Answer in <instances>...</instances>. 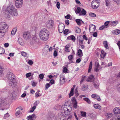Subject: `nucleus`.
<instances>
[{
    "instance_id": "nucleus-50",
    "label": "nucleus",
    "mask_w": 120,
    "mask_h": 120,
    "mask_svg": "<svg viewBox=\"0 0 120 120\" xmlns=\"http://www.w3.org/2000/svg\"><path fill=\"white\" fill-rule=\"evenodd\" d=\"M39 101H36L34 103V106H35V108H36V106H37L39 104Z\"/></svg>"
},
{
    "instance_id": "nucleus-7",
    "label": "nucleus",
    "mask_w": 120,
    "mask_h": 120,
    "mask_svg": "<svg viewBox=\"0 0 120 120\" xmlns=\"http://www.w3.org/2000/svg\"><path fill=\"white\" fill-rule=\"evenodd\" d=\"M23 35L24 38L26 40L29 39L30 38V33L28 31H26L24 32Z\"/></svg>"
},
{
    "instance_id": "nucleus-62",
    "label": "nucleus",
    "mask_w": 120,
    "mask_h": 120,
    "mask_svg": "<svg viewBox=\"0 0 120 120\" xmlns=\"http://www.w3.org/2000/svg\"><path fill=\"white\" fill-rule=\"evenodd\" d=\"M56 7L58 9L60 8V3L59 2H57L56 4Z\"/></svg>"
},
{
    "instance_id": "nucleus-19",
    "label": "nucleus",
    "mask_w": 120,
    "mask_h": 120,
    "mask_svg": "<svg viewBox=\"0 0 120 120\" xmlns=\"http://www.w3.org/2000/svg\"><path fill=\"white\" fill-rule=\"evenodd\" d=\"M113 111L115 114H119L120 113V109L119 107L115 108L114 109Z\"/></svg>"
},
{
    "instance_id": "nucleus-26",
    "label": "nucleus",
    "mask_w": 120,
    "mask_h": 120,
    "mask_svg": "<svg viewBox=\"0 0 120 120\" xmlns=\"http://www.w3.org/2000/svg\"><path fill=\"white\" fill-rule=\"evenodd\" d=\"M77 54L79 57H81L83 55L82 51L80 49H79L78 50Z\"/></svg>"
},
{
    "instance_id": "nucleus-55",
    "label": "nucleus",
    "mask_w": 120,
    "mask_h": 120,
    "mask_svg": "<svg viewBox=\"0 0 120 120\" xmlns=\"http://www.w3.org/2000/svg\"><path fill=\"white\" fill-rule=\"evenodd\" d=\"M68 31V29H66L64 32V34H65V35L67 34V33Z\"/></svg>"
},
{
    "instance_id": "nucleus-13",
    "label": "nucleus",
    "mask_w": 120,
    "mask_h": 120,
    "mask_svg": "<svg viewBox=\"0 0 120 120\" xmlns=\"http://www.w3.org/2000/svg\"><path fill=\"white\" fill-rule=\"evenodd\" d=\"M72 101L73 107L75 108H76L77 106V102L75 98L74 97L72 99Z\"/></svg>"
},
{
    "instance_id": "nucleus-43",
    "label": "nucleus",
    "mask_w": 120,
    "mask_h": 120,
    "mask_svg": "<svg viewBox=\"0 0 120 120\" xmlns=\"http://www.w3.org/2000/svg\"><path fill=\"white\" fill-rule=\"evenodd\" d=\"M81 114L82 116L84 117H86V112H81Z\"/></svg>"
},
{
    "instance_id": "nucleus-59",
    "label": "nucleus",
    "mask_w": 120,
    "mask_h": 120,
    "mask_svg": "<svg viewBox=\"0 0 120 120\" xmlns=\"http://www.w3.org/2000/svg\"><path fill=\"white\" fill-rule=\"evenodd\" d=\"M73 56L72 55H70L69 56H68V58L70 60H71L72 58H73Z\"/></svg>"
},
{
    "instance_id": "nucleus-3",
    "label": "nucleus",
    "mask_w": 120,
    "mask_h": 120,
    "mask_svg": "<svg viewBox=\"0 0 120 120\" xmlns=\"http://www.w3.org/2000/svg\"><path fill=\"white\" fill-rule=\"evenodd\" d=\"M7 11L12 15L16 16L18 15V13L17 9L12 4H10L7 7Z\"/></svg>"
},
{
    "instance_id": "nucleus-35",
    "label": "nucleus",
    "mask_w": 120,
    "mask_h": 120,
    "mask_svg": "<svg viewBox=\"0 0 120 120\" xmlns=\"http://www.w3.org/2000/svg\"><path fill=\"white\" fill-rule=\"evenodd\" d=\"M5 52L4 49L2 47H0V54H3Z\"/></svg>"
},
{
    "instance_id": "nucleus-41",
    "label": "nucleus",
    "mask_w": 120,
    "mask_h": 120,
    "mask_svg": "<svg viewBox=\"0 0 120 120\" xmlns=\"http://www.w3.org/2000/svg\"><path fill=\"white\" fill-rule=\"evenodd\" d=\"M117 22L116 21H114L111 22L112 26H115L117 24Z\"/></svg>"
},
{
    "instance_id": "nucleus-51",
    "label": "nucleus",
    "mask_w": 120,
    "mask_h": 120,
    "mask_svg": "<svg viewBox=\"0 0 120 120\" xmlns=\"http://www.w3.org/2000/svg\"><path fill=\"white\" fill-rule=\"evenodd\" d=\"M105 2L106 6H109L110 4V2L108 0H105Z\"/></svg>"
},
{
    "instance_id": "nucleus-12",
    "label": "nucleus",
    "mask_w": 120,
    "mask_h": 120,
    "mask_svg": "<svg viewBox=\"0 0 120 120\" xmlns=\"http://www.w3.org/2000/svg\"><path fill=\"white\" fill-rule=\"evenodd\" d=\"M95 26L93 25H91L89 26V31L90 33H93L96 29Z\"/></svg>"
},
{
    "instance_id": "nucleus-25",
    "label": "nucleus",
    "mask_w": 120,
    "mask_h": 120,
    "mask_svg": "<svg viewBox=\"0 0 120 120\" xmlns=\"http://www.w3.org/2000/svg\"><path fill=\"white\" fill-rule=\"evenodd\" d=\"M112 33L114 35H117L120 33V30H113Z\"/></svg>"
},
{
    "instance_id": "nucleus-56",
    "label": "nucleus",
    "mask_w": 120,
    "mask_h": 120,
    "mask_svg": "<svg viewBox=\"0 0 120 120\" xmlns=\"http://www.w3.org/2000/svg\"><path fill=\"white\" fill-rule=\"evenodd\" d=\"M3 70V68L1 67L0 66V75L2 74Z\"/></svg>"
},
{
    "instance_id": "nucleus-46",
    "label": "nucleus",
    "mask_w": 120,
    "mask_h": 120,
    "mask_svg": "<svg viewBox=\"0 0 120 120\" xmlns=\"http://www.w3.org/2000/svg\"><path fill=\"white\" fill-rule=\"evenodd\" d=\"M89 15L90 16L92 17H95L96 16V15L95 14L92 13H90Z\"/></svg>"
},
{
    "instance_id": "nucleus-54",
    "label": "nucleus",
    "mask_w": 120,
    "mask_h": 120,
    "mask_svg": "<svg viewBox=\"0 0 120 120\" xmlns=\"http://www.w3.org/2000/svg\"><path fill=\"white\" fill-rule=\"evenodd\" d=\"M87 87L85 86H83L82 88V90L83 91L86 90L87 88Z\"/></svg>"
},
{
    "instance_id": "nucleus-24",
    "label": "nucleus",
    "mask_w": 120,
    "mask_h": 120,
    "mask_svg": "<svg viewBox=\"0 0 120 120\" xmlns=\"http://www.w3.org/2000/svg\"><path fill=\"white\" fill-rule=\"evenodd\" d=\"M94 107L97 109H101V106L98 104H96L94 105Z\"/></svg>"
},
{
    "instance_id": "nucleus-17",
    "label": "nucleus",
    "mask_w": 120,
    "mask_h": 120,
    "mask_svg": "<svg viewBox=\"0 0 120 120\" xmlns=\"http://www.w3.org/2000/svg\"><path fill=\"white\" fill-rule=\"evenodd\" d=\"M23 2L15 1V5L16 7L17 8H20L21 7L22 4Z\"/></svg>"
},
{
    "instance_id": "nucleus-47",
    "label": "nucleus",
    "mask_w": 120,
    "mask_h": 120,
    "mask_svg": "<svg viewBox=\"0 0 120 120\" xmlns=\"http://www.w3.org/2000/svg\"><path fill=\"white\" fill-rule=\"evenodd\" d=\"M35 109L36 108L35 106H34L33 107L31 108L30 110V112H33Z\"/></svg>"
},
{
    "instance_id": "nucleus-6",
    "label": "nucleus",
    "mask_w": 120,
    "mask_h": 120,
    "mask_svg": "<svg viewBox=\"0 0 120 120\" xmlns=\"http://www.w3.org/2000/svg\"><path fill=\"white\" fill-rule=\"evenodd\" d=\"M54 24V22L53 20H49L46 23V27L48 28H52Z\"/></svg>"
},
{
    "instance_id": "nucleus-45",
    "label": "nucleus",
    "mask_w": 120,
    "mask_h": 120,
    "mask_svg": "<svg viewBox=\"0 0 120 120\" xmlns=\"http://www.w3.org/2000/svg\"><path fill=\"white\" fill-rule=\"evenodd\" d=\"M116 87L118 91L120 92V84H119L117 85Z\"/></svg>"
},
{
    "instance_id": "nucleus-52",
    "label": "nucleus",
    "mask_w": 120,
    "mask_h": 120,
    "mask_svg": "<svg viewBox=\"0 0 120 120\" xmlns=\"http://www.w3.org/2000/svg\"><path fill=\"white\" fill-rule=\"evenodd\" d=\"M50 86V83H47L45 85V88L46 89H48V88Z\"/></svg>"
},
{
    "instance_id": "nucleus-61",
    "label": "nucleus",
    "mask_w": 120,
    "mask_h": 120,
    "mask_svg": "<svg viewBox=\"0 0 120 120\" xmlns=\"http://www.w3.org/2000/svg\"><path fill=\"white\" fill-rule=\"evenodd\" d=\"M28 64L30 65H31L33 64V62L31 60H30L28 62Z\"/></svg>"
},
{
    "instance_id": "nucleus-34",
    "label": "nucleus",
    "mask_w": 120,
    "mask_h": 120,
    "mask_svg": "<svg viewBox=\"0 0 120 120\" xmlns=\"http://www.w3.org/2000/svg\"><path fill=\"white\" fill-rule=\"evenodd\" d=\"M16 93L15 92H14L12 93L11 95V96L13 98H16Z\"/></svg>"
},
{
    "instance_id": "nucleus-14",
    "label": "nucleus",
    "mask_w": 120,
    "mask_h": 120,
    "mask_svg": "<svg viewBox=\"0 0 120 120\" xmlns=\"http://www.w3.org/2000/svg\"><path fill=\"white\" fill-rule=\"evenodd\" d=\"M64 111H65L64 114L65 116H67L70 113V111L69 110L67 107V106L65 105L64 106Z\"/></svg>"
},
{
    "instance_id": "nucleus-29",
    "label": "nucleus",
    "mask_w": 120,
    "mask_h": 120,
    "mask_svg": "<svg viewBox=\"0 0 120 120\" xmlns=\"http://www.w3.org/2000/svg\"><path fill=\"white\" fill-rule=\"evenodd\" d=\"M103 43L106 49H109V47L108 46L107 42L106 41H104Z\"/></svg>"
},
{
    "instance_id": "nucleus-58",
    "label": "nucleus",
    "mask_w": 120,
    "mask_h": 120,
    "mask_svg": "<svg viewBox=\"0 0 120 120\" xmlns=\"http://www.w3.org/2000/svg\"><path fill=\"white\" fill-rule=\"evenodd\" d=\"M32 85L33 86H36L37 83L34 81L32 82Z\"/></svg>"
},
{
    "instance_id": "nucleus-5",
    "label": "nucleus",
    "mask_w": 120,
    "mask_h": 120,
    "mask_svg": "<svg viewBox=\"0 0 120 120\" xmlns=\"http://www.w3.org/2000/svg\"><path fill=\"white\" fill-rule=\"evenodd\" d=\"M99 2L98 0H96L95 1H93L91 4V6L92 8L93 9H96L99 6Z\"/></svg>"
},
{
    "instance_id": "nucleus-16",
    "label": "nucleus",
    "mask_w": 120,
    "mask_h": 120,
    "mask_svg": "<svg viewBox=\"0 0 120 120\" xmlns=\"http://www.w3.org/2000/svg\"><path fill=\"white\" fill-rule=\"evenodd\" d=\"M65 78L64 76L63 75H61L60 76V84H63L65 82Z\"/></svg>"
},
{
    "instance_id": "nucleus-30",
    "label": "nucleus",
    "mask_w": 120,
    "mask_h": 120,
    "mask_svg": "<svg viewBox=\"0 0 120 120\" xmlns=\"http://www.w3.org/2000/svg\"><path fill=\"white\" fill-rule=\"evenodd\" d=\"M67 39H71V40L75 41V37L73 35L70 36L68 37L67 38Z\"/></svg>"
},
{
    "instance_id": "nucleus-48",
    "label": "nucleus",
    "mask_w": 120,
    "mask_h": 120,
    "mask_svg": "<svg viewBox=\"0 0 120 120\" xmlns=\"http://www.w3.org/2000/svg\"><path fill=\"white\" fill-rule=\"evenodd\" d=\"M81 11V8L79 7H78L76 10L77 12L79 13H80Z\"/></svg>"
},
{
    "instance_id": "nucleus-38",
    "label": "nucleus",
    "mask_w": 120,
    "mask_h": 120,
    "mask_svg": "<svg viewBox=\"0 0 120 120\" xmlns=\"http://www.w3.org/2000/svg\"><path fill=\"white\" fill-rule=\"evenodd\" d=\"M94 86L97 89L99 88V83L97 82H94Z\"/></svg>"
},
{
    "instance_id": "nucleus-22",
    "label": "nucleus",
    "mask_w": 120,
    "mask_h": 120,
    "mask_svg": "<svg viewBox=\"0 0 120 120\" xmlns=\"http://www.w3.org/2000/svg\"><path fill=\"white\" fill-rule=\"evenodd\" d=\"M18 41L21 45H24V42L21 38H19L18 39Z\"/></svg>"
},
{
    "instance_id": "nucleus-40",
    "label": "nucleus",
    "mask_w": 120,
    "mask_h": 120,
    "mask_svg": "<svg viewBox=\"0 0 120 120\" xmlns=\"http://www.w3.org/2000/svg\"><path fill=\"white\" fill-rule=\"evenodd\" d=\"M83 100L84 101H86L89 104H90V100L87 98H83Z\"/></svg>"
},
{
    "instance_id": "nucleus-60",
    "label": "nucleus",
    "mask_w": 120,
    "mask_h": 120,
    "mask_svg": "<svg viewBox=\"0 0 120 120\" xmlns=\"http://www.w3.org/2000/svg\"><path fill=\"white\" fill-rule=\"evenodd\" d=\"M105 28V27L104 25H103L102 26H101L99 28V29L100 30H102L104 29Z\"/></svg>"
},
{
    "instance_id": "nucleus-64",
    "label": "nucleus",
    "mask_w": 120,
    "mask_h": 120,
    "mask_svg": "<svg viewBox=\"0 0 120 120\" xmlns=\"http://www.w3.org/2000/svg\"><path fill=\"white\" fill-rule=\"evenodd\" d=\"M68 69L66 67L64 68L63 69V71L64 72H67Z\"/></svg>"
},
{
    "instance_id": "nucleus-32",
    "label": "nucleus",
    "mask_w": 120,
    "mask_h": 120,
    "mask_svg": "<svg viewBox=\"0 0 120 120\" xmlns=\"http://www.w3.org/2000/svg\"><path fill=\"white\" fill-rule=\"evenodd\" d=\"M92 62H91L90 64L89 68L88 70V71L89 72H90L91 71L92 67Z\"/></svg>"
},
{
    "instance_id": "nucleus-27",
    "label": "nucleus",
    "mask_w": 120,
    "mask_h": 120,
    "mask_svg": "<svg viewBox=\"0 0 120 120\" xmlns=\"http://www.w3.org/2000/svg\"><path fill=\"white\" fill-rule=\"evenodd\" d=\"M86 10L84 9L82 10L81 12L80 13V15H84L86 14Z\"/></svg>"
},
{
    "instance_id": "nucleus-31",
    "label": "nucleus",
    "mask_w": 120,
    "mask_h": 120,
    "mask_svg": "<svg viewBox=\"0 0 120 120\" xmlns=\"http://www.w3.org/2000/svg\"><path fill=\"white\" fill-rule=\"evenodd\" d=\"M17 30V28L16 27L14 28L11 31V34L13 35H14L16 33Z\"/></svg>"
},
{
    "instance_id": "nucleus-9",
    "label": "nucleus",
    "mask_w": 120,
    "mask_h": 120,
    "mask_svg": "<svg viewBox=\"0 0 120 120\" xmlns=\"http://www.w3.org/2000/svg\"><path fill=\"white\" fill-rule=\"evenodd\" d=\"M7 77L9 81L15 79L14 78V76L13 74L11 72L8 73L7 75Z\"/></svg>"
},
{
    "instance_id": "nucleus-53",
    "label": "nucleus",
    "mask_w": 120,
    "mask_h": 120,
    "mask_svg": "<svg viewBox=\"0 0 120 120\" xmlns=\"http://www.w3.org/2000/svg\"><path fill=\"white\" fill-rule=\"evenodd\" d=\"M39 78L41 79H42L43 78L44 75L42 74H40L39 75Z\"/></svg>"
},
{
    "instance_id": "nucleus-15",
    "label": "nucleus",
    "mask_w": 120,
    "mask_h": 120,
    "mask_svg": "<svg viewBox=\"0 0 120 120\" xmlns=\"http://www.w3.org/2000/svg\"><path fill=\"white\" fill-rule=\"evenodd\" d=\"M36 118V116L35 114H34L32 115H30L27 117V118L28 119L27 120H33L35 119Z\"/></svg>"
},
{
    "instance_id": "nucleus-2",
    "label": "nucleus",
    "mask_w": 120,
    "mask_h": 120,
    "mask_svg": "<svg viewBox=\"0 0 120 120\" xmlns=\"http://www.w3.org/2000/svg\"><path fill=\"white\" fill-rule=\"evenodd\" d=\"M9 26L6 23L4 22H0V37L4 36L5 33L7 31Z\"/></svg>"
},
{
    "instance_id": "nucleus-4",
    "label": "nucleus",
    "mask_w": 120,
    "mask_h": 120,
    "mask_svg": "<svg viewBox=\"0 0 120 120\" xmlns=\"http://www.w3.org/2000/svg\"><path fill=\"white\" fill-rule=\"evenodd\" d=\"M8 102V100L7 98L0 99V109L2 110H4Z\"/></svg>"
},
{
    "instance_id": "nucleus-33",
    "label": "nucleus",
    "mask_w": 120,
    "mask_h": 120,
    "mask_svg": "<svg viewBox=\"0 0 120 120\" xmlns=\"http://www.w3.org/2000/svg\"><path fill=\"white\" fill-rule=\"evenodd\" d=\"M82 20L80 19H76L75 20L76 22L77 23V24L79 25H80L81 24V21Z\"/></svg>"
},
{
    "instance_id": "nucleus-57",
    "label": "nucleus",
    "mask_w": 120,
    "mask_h": 120,
    "mask_svg": "<svg viewBox=\"0 0 120 120\" xmlns=\"http://www.w3.org/2000/svg\"><path fill=\"white\" fill-rule=\"evenodd\" d=\"M31 75V74L30 73H27L26 74V77L28 78L30 77Z\"/></svg>"
},
{
    "instance_id": "nucleus-39",
    "label": "nucleus",
    "mask_w": 120,
    "mask_h": 120,
    "mask_svg": "<svg viewBox=\"0 0 120 120\" xmlns=\"http://www.w3.org/2000/svg\"><path fill=\"white\" fill-rule=\"evenodd\" d=\"M112 115V114L111 113H108L106 115V117L108 118H111Z\"/></svg>"
},
{
    "instance_id": "nucleus-28",
    "label": "nucleus",
    "mask_w": 120,
    "mask_h": 120,
    "mask_svg": "<svg viewBox=\"0 0 120 120\" xmlns=\"http://www.w3.org/2000/svg\"><path fill=\"white\" fill-rule=\"evenodd\" d=\"M23 109L22 108H21L19 109L15 113V115L16 116H17L19 114H20L21 113H20V112H21V111H22V110H23Z\"/></svg>"
},
{
    "instance_id": "nucleus-36",
    "label": "nucleus",
    "mask_w": 120,
    "mask_h": 120,
    "mask_svg": "<svg viewBox=\"0 0 120 120\" xmlns=\"http://www.w3.org/2000/svg\"><path fill=\"white\" fill-rule=\"evenodd\" d=\"M111 22L110 21H108L105 22L104 23V26L105 27V28H107L109 26L108 25Z\"/></svg>"
},
{
    "instance_id": "nucleus-1",
    "label": "nucleus",
    "mask_w": 120,
    "mask_h": 120,
    "mask_svg": "<svg viewBox=\"0 0 120 120\" xmlns=\"http://www.w3.org/2000/svg\"><path fill=\"white\" fill-rule=\"evenodd\" d=\"M39 34L41 40L45 41L48 40L49 38L50 33L47 29H43L40 31Z\"/></svg>"
},
{
    "instance_id": "nucleus-49",
    "label": "nucleus",
    "mask_w": 120,
    "mask_h": 120,
    "mask_svg": "<svg viewBox=\"0 0 120 120\" xmlns=\"http://www.w3.org/2000/svg\"><path fill=\"white\" fill-rule=\"evenodd\" d=\"M69 47L66 46L65 48V50L66 51L69 52H70L69 50L68 49Z\"/></svg>"
},
{
    "instance_id": "nucleus-11",
    "label": "nucleus",
    "mask_w": 120,
    "mask_h": 120,
    "mask_svg": "<svg viewBox=\"0 0 120 120\" xmlns=\"http://www.w3.org/2000/svg\"><path fill=\"white\" fill-rule=\"evenodd\" d=\"M17 84V83L15 79L9 81V85L10 86H12V87H14Z\"/></svg>"
},
{
    "instance_id": "nucleus-23",
    "label": "nucleus",
    "mask_w": 120,
    "mask_h": 120,
    "mask_svg": "<svg viewBox=\"0 0 120 120\" xmlns=\"http://www.w3.org/2000/svg\"><path fill=\"white\" fill-rule=\"evenodd\" d=\"M106 53L104 51L102 50L101 51L100 56L102 58H104L106 56Z\"/></svg>"
},
{
    "instance_id": "nucleus-20",
    "label": "nucleus",
    "mask_w": 120,
    "mask_h": 120,
    "mask_svg": "<svg viewBox=\"0 0 120 120\" xmlns=\"http://www.w3.org/2000/svg\"><path fill=\"white\" fill-rule=\"evenodd\" d=\"M65 111H64V109H63L62 111L61 112L59 113L58 114V116L59 118L60 119L61 118L65 116V114H64Z\"/></svg>"
},
{
    "instance_id": "nucleus-42",
    "label": "nucleus",
    "mask_w": 120,
    "mask_h": 120,
    "mask_svg": "<svg viewBox=\"0 0 120 120\" xmlns=\"http://www.w3.org/2000/svg\"><path fill=\"white\" fill-rule=\"evenodd\" d=\"M21 53V55L27 57V53L24 52H22Z\"/></svg>"
},
{
    "instance_id": "nucleus-8",
    "label": "nucleus",
    "mask_w": 120,
    "mask_h": 120,
    "mask_svg": "<svg viewBox=\"0 0 120 120\" xmlns=\"http://www.w3.org/2000/svg\"><path fill=\"white\" fill-rule=\"evenodd\" d=\"M64 25L62 23H60L58 26V30L60 33H62L64 31Z\"/></svg>"
},
{
    "instance_id": "nucleus-44",
    "label": "nucleus",
    "mask_w": 120,
    "mask_h": 120,
    "mask_svg": "<svg viewBox=\"0 0 120 120\" xmlns=\"http://www.w3.org/2000/svg\"><path fill=\"white\" fill-rule=\"evenodd\" d=\"M75 32L78 33H80L81 31V30L78 27H77L76 28Z\"/></svg>"
},
{
    "instance_id": "nucleus-10",
    "label": "nucleus",
    "mask_w": 120,
    "mask_h": 120,
    "mask_svg": "<svg viewBox=\"0 0 120 120\" xmlns=\"http://www.w3.org/2000/svg\"><path fill=\"white\" fill-rule=\"evenodd\" d=\"M84 40L82 36H79L77 37V41L78 42H79V44H83V41Z\"/></svg>"
},
{
    "instance_id": "nucleus-18",
    "label": "nucleus",
    "mask_w": 120,
    "mask_h": 120,
    "mask_svg": "<svg viewBox=\"0 0 120 120\" xmlns=\"http://www.w3.org/2000/svg\"><path fill=\"white\" fill-rule=\"evenodd\" d=\"M94 79V76L92 75H91L87 79L86 81L88 82H93Z\"/></svg>"
},
{
    "instance_id": "nucleus-63",
    "label": "nucleus",
    "mask_w": 120,
    "mask_h": 120,
    "mask_svg": "<svg viewBox=\"0 0 120 120\" xmlns=\"http://www.w3.org/2000/svg\"><path fill=\"white\" fill-rule=\"evenodd\" d=\"M26 95V92H24L23 94L21 95V97L22 98H24L25 97Z\"/></svg>"
},
{
    "instance_id": "nucleus-37",
    "label": "nucleus",
    "mask_w": 120,
    "mask_h": 120,
    "mask_svg": "<svg viewBox=\"0 0 120 120\" xmlns=\"http://www.w3.org/2000/svg\"><path fill=\"white\" fill-rule=\"evenodd\" d=\"M112 119V120H120V116H115Z\"/></svg>"
},
{
    "instance_id": "nucleus-21",
    "label": "nucleus",
    "mask_w": 120,
    "mask_h": 120,
    "mask_svg": "<svg viewBox=\"0 0 120 120\" xmlns=\"http://www.w3.org/2000/svg\"><path fill=\"white\" fill-rule=\"evenodd\" d=\"M91 97L93 98L97 99V100L98 101L101 100V98L100 97L98 96L97 94H93L92 95Z\"/></svg>"
}]
</instances>
